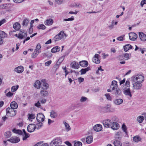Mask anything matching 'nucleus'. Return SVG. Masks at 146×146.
Instances as JSON below:
<instances>
[{"mask_svg":"<svg viewBox=\"0 0 146 146\" xmlns=\"http://www.w3.org/2000/svg\"><path fill=\"white\" fill-rule=\"evenodd\" d=\"M117 59L119 60H124L123 54L122 55H120L118 56L117 57Z\"/></svg>","mask_w":146,"mask_h":146,"instance_id":"nucleus-55","label":"nucleus"},{"mask_svg":"<svg viewBox=\"0 0 146 146\" xmlns=\"http://www.w3.org/2000/svg\"><path fill=\"white\" fill-rule=\"evenodd\" d=\"M113 144L115 146H122L121 143L117 140L113 142Z\"/></svg>","mask_w":146,"mask_h":146,"instance_id":"nucleus-42","label":"nucleus"},{"mask_svg":"<svg viewBox=\"0 0 146 146\" xmlns=\"http://www.w3.org/2000/svg\"><path fill=\"white\" fill-rule=\"evenodd\" d=\"M29 21L28 19H25L23 20V22L22 25L26 27L29 24Z\"/></svg>","mask_w":146,"mask_h":146,"instance_id":"nucleus-44","label":"nucleus"},{"mask_svg":"<svg viewBox=\"0 0 146 146\" xmlns=\"http://www.w3.org/2000/svg\"><path fill=\"white\" fill-rule=\"evenodd\" d=\"M60 50V48L58 46H56L53 47L51 50L52 53H55L59 52Z\"/></svg>","mask_w":146,"mask_h":146,"instance_id":"nucleus-30","label":"nucleus"},{"mask_svg":"<svg viewBox=\"0 0 146 146\" xmlns=\"http://www.w3.org/2000/svg\"><path fill=\"white\" fill-rule=\"evenodd\" d=\"M93 128L95 131H99L102 130V126L100 124H97Z\"/></svg>","mask_w":146,"mask_h":146,"instance_id":"nucleus-20","label":"nucleus"},{"mask_svg":"<svg viewBox=\"0 0 146 146\" xmlns=\"http://www.w3.org/2000/svg\"><path fill=\"white\" fill-rule=\"evenodd\" d=\"M40 53V52L35 51L34 50V52L32 54L31 57L33 58H35L37 57L38 54Z\"/></svg>","mask_w":146,"mask_h":146,"instance_id":"nucleus-39","label":"nucleus"},{"mask_svg":"<svg viewBox=\"0 0 146 146\" xmlns=\"http://www.w3.org/2000/svg\"><path fill=\"white\" fill-rule=\"evenodd\" d=\"M18 88V86H13L11 88V90L12 92H14Z\"/></svg>","mask_w":146,"mask_h":146,"instance_id":"nucleus-53","label":"nucleus"},{"mask_svg":"<svg viewBox=\"0 0 146 146\" xmlns=\"http://www.w3.org/2000/svg\"><path fill=\"white\" fill-rule=\"evenodd\" d=\"M144 119V117L143 116H140L137 118V121L140 123H142Z\"/></svg>","mask_w":146,"mask_h":146,"instance_id":"nucleus-45","label":"nucleus"},{"mask_svg":"<svg viewBox=\"0 0 146 146\" xmlns=\"http://www.w3.org/2000/svg\"><path fill=\"white\" fill-rule=\"evenodd\" d=\"M6 115L7 116L12 117L16 114V111L14 109L9 108H7L6 110Z\"/></svg>","mask_w":146,"mask_h":146,"instance_id":"nucleus-6","label":"nucleus"},{"mask_svg":"<svg viewBox=\"0 0 146 146\" xmlns=\"http://www.w3.org/2000/svg\"><path fill=\"white\" fill-rule=\"evenodd\" d=\"M46 90L42 89L41 90L40 94L42 96H48V92Z\"/></svg>","mask_w":146,"mask_h":146,"instance_id":"nucleus-33","label":"nucleus"},{"mask_svg":"<svg viewBox=\"0 0 146 146\" xmlns=\"http://www.w3.org/2000/svg\"><path fill=\"white\" fill-rule=\"evenodd\" d=\"M124 60H126L129 59V54L127 53L123 54Z\"/></svg>","mask_w":146,"mask_h":146,"instance_id":"nucleus-51","label":"nucleus"},{"mask_svg":"<svg viewBox=\"0 0 146 146\" xmlns=\"http://www.w3.org/2000/svg\"><path fill=\"white\" fill-rule=\"evenodd\" d=\"M65 0H55L56 4L58 5H60L64 2Z\"/></svg>","mask_w":146,"mask_h":146,"instance_id":"nucleus-54","label":"nucleus"},{"mask_svg":"<svg viewBox=\"0 0 146 146\" xmlns=\"http://www.w3.org/2000/svg\"><path fill=\"white\" fill-rule=\"evenodd\" d=\"M61 143V139L60 138L57 137L51 142L50 144V146H63L64 145H60Z\"/></svg>","mask_w":146,"mask_h":146,"instance_id":"nucleus-5","label":"nucleus"},{"mask_svg":"<svg viewBox=\"0 0 146 146\" xmlns=\"http://www.w3.org/2000/svg\"><path fill=\"white\" fill-rule=\"evenodd\" d=\"M90 70V68L88 67L82 69L80 72H81V74H85L87 72Z\"/></svg>","mask_w":146,"mask_h":146,"instance_id":"nucleus-32","label":"nucleus"},{"mask_svg":"<svg viewBox=\"0 0 146 146\" xmlns=\"http://www.w3.org/2000/svg\"><path fill=\"white\" fill-rule=\"evenodd\" d=\"M113 102L116 105H120L123 102V100L121 98L116 99L114 100Z\"/></svg>","mask_w":146,"mask_h":146,"instance_id":"nucleus-16","label":"nucleus"},{"mask_svg":"<svg viewBox=\"0 0 146 146\" xmlns=\"http://www.w3.org/2000/svg\"><path fill=\"white\" fill-rule=\"evenodd\" d=\"M139 36L140 39L143 41L146 40V35L142 32L139 33Z\"/></svg>","mask_w":146,"mask_h":146,"instance_id":"nucleus-18","label":"nucleus"},{"mask_svg":"<svg viewBox=\"0 0 146 146\" xmlns=\"http://www.w3.org/2000/svg\"><path fill=\"white\" fill-rule=\"evenodd\" d=\"M41 88L42 89L47 90L49 87V85L45 79H42L41 80Z\"/></svg>","mask_w":146,"mask_h":146,"instance_id":"nucleus-7","label":"nucleus"},{"mask_svg":"<svg viewBox=\"0 0 146 146\" xmlns=\"http://www.w3.org/2000/svg\"><path fill=\"white\" fill-rule=\"evenodd\" d=\"M141 140V138L137 136L134 137L133 138V141L136 143L138 142L139 141H140Z\"/></svg>","mask_w":146,"mask_h":146,"instance_id":"nucleus-41","label":"nucleus"},{"mask_svg":"<svg viewBox=\"0 0 146 146\" xmlns=\"http://www.w3.org/2000/svg\"><path fill=\"white\" fill-rule=\"evenodd\" d=\"M88 100V99L87 98L84 96H82L80 99V102H84L87 101Z\"/></svg>","mask_w":146,"mask_h":146,"instance_id":"nucleus-49","label":"nucleus"},{"mask_svg":"<svg viewBox=\"0 0 146 146\" xmlns=\"http://www.w3.org/2000/svg\"><path fill=\"white\" fill-rule=\"evenodd\" d=\"M27 36V33L26 31H23L21 33L19 34L18 38L21 39H22L26 37Z\"/></svg>","mask_w":146,"mask_h":146,"instance_id":"nucleus-23","label":"nucleus"},{"mask_svg":"<svg viewBox=\"0 0 146 146\" xmlns=\"http://www.w3.org/2000/svg\"><path fill=\"white\" fill-rule=\"evenodd\" d=\"M28 119L29 120L34 119L35 117V114H29L28 115Z\"/></svg>","mask_w":146,"mask_h":146,"instance_id":"nucleus-47","label":"nucleus"},{"mask_svg":"<svg viewBox=\"0 0 146 146\" xmlns=\"http://www.w3.org/2000/svg\"><path fill=\"white\" fill-rule=\"evenodd\" d=\"M52 61L51 60H49L47 62H46L45 63V65L46 66H48L51 63Z\"/></svg>","mask_w":146,"mask_h":146,"instance_id":"nucleus-64","label":"nucleus"},{"mask_svg":"<svg viewBox=\"0 0 146 146\" xmlns=\"http://www.w3.org/2000/svg\"><path fill=\"white\" fill-rule=\"evenodd\" d=\"M14 29L16 30H18L20 28V25L18 23H16L13 25Z\"/></svg>","mask_w":146,"mask_h":146,"instance_id":"nucleus-36","label":"nucleus"},{"mask_svg":"<svg viewBox=\"0 0 146 146\" xmlns=\"http://www.w3.org/2000/svg\"><path fill=\"white\" fill-rule=\"evenodd\" d=\"M7 4H4L0 5V9H4L7 7L8 5Z\"/></svg>","mask_w":146,"mask_h":146,"instance_id":"nucleus-57","label":"nucleus"},{"mask_svg":"<svg viewBox=\"0 0 146 146\" xmlns=\"http://www.w3.org/2000/svg\"><path fill=\"white\" fill-rule=\"evenodd\" d=\"M105 95L108 100L110 101L111 100V98L110 94H106Z\"/></svg>","mask_w":146,"mask_h":146,"instance_id":"nucleus-58","label":"nucleus"},{"mask_svg":"<svg viewBox=\"0 0 146 146\" xmlns=\"http://www.w3.org/2000/svg\"><path fill=\"white\" fill-rule=\"evenodd\" d=\"M132 80L134 82H141L142 83L144 80V77L142 75L138 74L134 76L131 78Z\"/></svg>","mask_w":146,"mask_h":146,"instance_id":"nucleus-4","label":"nucleus"},{"mask_svg":"<svg viewBox=\"0 0 146 146\" xmlns=\"http://www.w3.org/2000/svg\"><path fill=\"white\" fill-rule=\"evenodd\" d=\"M145 4H146V0H142L141 2L140 5L141 7H143Z\"/></svg>","mask_w":146,"mask_h":146,"instance_id":"nucleus-62","label":"nucleus"},{"mask_svg":"<svg viewBox=\"0 0 146 146\" xmlns=\"http://www.w3.org/2000/svg\"><path fill=\"white\" fill-rule=\"evenodd\" d=\"M103 124L104 127L106 128H109L111 126V120L106 119L103 121Z\"/></svg>","mask_w":146,"mask_h":146,"instance_id":"nucleus-10","label":"nucleus"},{"mask_svg":"<svg viewBox=\"0 0 146 146\" xmlns=\"http://www.w3.org/2000/svg\"><path fill=\"white\" fill-rule=\"evenodd\" d=\"M67 36V35L63 31H61L58 34L56 35L53 38L55 42L61 40H64Z\"/></svg>","mask_w":146,"mask_h":146,"instance_id":"nucleus-3","label":"nucleus"},{"mask_svg":"<svg viewBox=\"0 0 146 146\" xmlns=\"http://www.w3.org/2000/svg\"><path fill=\"white\" fill-rule=\"evenodd\" d=\"M12 131L15 133L22 135L23 137V141L26 140L27 138L29 137L30 136L29 134L27 133L24 129L23 130V132H22V131L20 130L16 129H13Z\"/></svg>","mask_w":146,"mask_h":146,"instance_id":"nucleus-2","label":"nucleus"},{"mask_svg":"<svg viewBox=\"0 0 146 146\" xmlns=\"http://www.w3.org/2000/svg\"><path fill=\"white\" fill-rule=\"evenodd\" d=\"M82 144L81 142L77 141L74 144V146H82Z\"/></svg>","mask_w":146,"mask_h":146,"instance_id":"nucleus-56","label":"nucleus"},{"mask_svg":"<svg viewBox=\"0 0 146 146\" xmlns=\"http://www.w3.org/2000/svg\"><path fill=\"white\" fill-rule=\"evenodd\" d=\"M39 101L42 104H45L46 102V100L45 99H41Z\"/></svg>","mask_w":146,"mask_h":146,"instance_id":"nucleus-59","label":"nucleus"},{"mask_svg":"<svg viewBox=\"0 0 146 146\" xmlns=\"http://www.w3.org/2000/svg\"><path fill=\"white\" fill-rule=\"evenodd\" d=\"M70 66L72 68L75 69H78L79 67L78 63L75 61H73L71 62L70 64Z\"/></svg>","mask_w":146,"mask_h":146,"instance_id":"nucleus-15","label":"nucleus"},{"mask_svg":"<svg viewBox=\"0 0 146 146\" xmlns=\"http://www.w3.org/2000/svg\"><path fill=\"white\" fill-rule=\"evenodd\" d=\"M4 135L6 138H9L11 135V132L9 131H7L5 133Z\"/></svg>","mask_w":146,"mask_h":146,"instance_id":"nucleus-46","label":"nucleus"},{"mask_svg":"<svg viewBox=\"0 0 146 146\" xmlns=\"http://www.w3.org/2000/svg\"><path fill=\"white\" fill-rule=\"evenodd\" d=\"M10 107L11 108L14 109H15L17 108L18 105L15 102L13 101L11 103Z\"/></svg>","mask_w":146,"mask_h":146,"instance_id":"nucleus-31","label":"nucleus"},{"mask_svg":"<svg viewBox=\"0 0 146 146\" xmlns=\"http://www.w3.org/2000/svg\"><path fill=\"white\" fill-rule=\"evenodd\" d=\"M10 140L11 141V143H16L20 141V139L18 137H11Z\"/></svg>","mask_w":146,"mask_h":146,"instance_id":"nucleus-25","label":"nucleus"},{"mask_svg":"<svg viewBox=\"0 0 146 146\" xmlns=\"http://www.w3.org/2000/svg\"><path fill=\"white\" fill-rule=\"evenodd\" d=\"M121 90L118 88L116 89L115 92V95L117 97H119L121 96Z\"/></svg>","mask_w":146,"mask_h":146,"instance_id":"nucleus-35","label":"nucleus"},{"mask_svg":"<svg viewBox=\"0 0 146 146\" xmlns=\"http://www.w3.org/2000/svg\"><path fill=\"white\" fill-rule=\"evenodd\" d=\"M129 39L131 40H135L137 37V35L134 33L131 32L129 33Z\"/></svg>","mask_w":146,"mask_h":146,"instance_id":"nucleus-12","label":"nucleus"},{"mask_svg":"<svg viewBox=\"0 0 146 146\" xmlns=\"http://www.w3.org/2000/svg\"><path fill=\"white\" fill-rule=\"evenodd\" d=\"M7 35L3 31H0V38L2 39L6 38Z\"/></svg>","mask_w":146,"mask_h":146,"instance_id":"nucleus-38","label":"nucleus"},{"mask_svg":"<svg viewBox=\"0 0 146 146\" xmlns=\"http://www.w3.org/2000/svg\"><path fill=\"white\" fill-rule=\"evenodd\" d=\"M34 105L36 107L40 108H41L42 107L40 105V103L39 101H38L37 102L35 103Z\"/></svg>","mask_w":146,"mask_h":146,"instance_id":"nucleus-52","label":"nucleus"},{"mask_svg":"<svg viewBox=\"0 0 146 146\" xmlns=\"http://www.w3.org/2000/svg\"><path fill=\"white\" fill-rule=\"evenodd\" d=\"M113 86H115L118 87L117 82L115 80H113L112 82L110 87H112Z\"/></svg>","mask_w":146,"mask_h":146,"instance_id":"nucleus-50","label":"nucleus"},{"mask_svg":"<svg viewBox=\"0 0 146 146\" xmlns=\"http://www.w3.org/2000/svg\"><path fill=\"white\" fill-rule=\"evenodd\" d=\"M37 28L38 29L44 30L46 28V27L43 24H40L37 26Z\"/></svg>","mask_w":146,"mask_h":146,"instance_id":"nucleus-43","label":"nucleus"},{"mask_svg":"<svg viewBox=\"0 0 146 146\" xmlns=\"http://www.w3.org/2000/svg\"><path fill=\"white\" fill-rule=\"evenodd\" d=\"M57 113L56 111L53 110L51 111L50 116L52 118H56L57 117Z\"/></svg>","mask_w":146,"mask_h":146,"instance_id":"nucleus-29","label":"nucleus"},{"mask_svg":"<svg viewBox=\"0 0 146 146\" xmlns=\"http://www.w3.org/2000/svg\"><path fill=\"white\" fill-rule=\"evenodd\" d=\"M86 141L87 143L90 144L93 141V137L91 136H88L86 139Z\"/></svg>","mask_w":146,"mask_h":146,"instance_id":"nucleus-37","label":"nucleus"},{"mask_svg":"<svg viewBox=\"0 0 146 146\" xmlns=\"http://www.w3.org/2000/svg\"><path fill=\"white\" fill-rule=\"evenodd\" d=\"M130 82L129 80H127L124 85L123 87V90H127L128 89H130Z\"/></svg>","mask_w":146,"mask_h":146,"instance_id":"nucleus-28","label":"nucleus"},{"mask_svg":"<svg viewBox=\"0 0 146 146\" xmlns=\"http://www.w3.org/2000/svg\"><path fill=\"white\" fill-rule=\"evenodd\" d=\"M142 83L139 82H135L133 84V89L136 90L141 89L142 86Z\"/></svg>","mask_w":146,"mask_h":146,"instance_id":"nucleus-8","label":"nucleus"},{"mask_svg":"<svg viewBox=\"0 0 146 146\" xmlns=\"http://www.w3.org/2000/svg\"><path fill=\"white\" fill-rule=\"evenodd\" d=\"M36 125L33 124H31L28 125L27 127V130L28 132H33L35 130Z\"/></svg>","mask_w":146,"mask_h":146,"instance_id":"nucleus-11","label":"nucleus"},{"mask_svg":"<svg viewBox=\"0 0 146 146\" xmlns=\"http://www.w3.org/2000/svg\"><path fill=\"white\" fill-rule=\"evenodd\" d=\"M110 127L113 130H117L119 127V124L116 122H113L111 124Z\"/></svg>","mask_w":146,"mask_h":146,"instance_id":"nucleus-24","label":"nucleus"},{"mask_svg":"<svg viewBox=\"0 0 146 146\" xmlns=\"http://www.w3.org/2000/svg\"><path fill=\"white\" fill-rule=\"evenodd\" d=\"M63 123L65 127L66 130L67 131H68L71 130V128L70 127L68 123L65 121L63 122Z\"/></svg>","mask_w":146,"mask_h":146,"instance_id":"nucleus-40","label":"nucleus"},{"mask_svg":"<svg viewBox=\"0 0 146 146\" xmlns=\"http://www.w3.org/2000/svg\"><path fill=\"white\" fill-rule=\"evenodd\" d=\"M79 63L80 65L83 67H87L88 65V62L86 60H82L80 61Z\"/></svg>","mask_w":146,"mask_h":146,"instance_id":"nucleus-21","label":"nucleus"},{"mask_svg":"<svg viewBox=\"0 0 146 146\" xmlns=\"http://www.w3.org/2000/svg\"><path fill=\"white\" fill-rule=\"evenodd\" d=\"M113 23H114V21H112L111 22V24L110 25L108 26V27L110 29H111L113 28V27H114Z\"/></svg>","mask_w":146,"mask_h":146,"instance_id":"nucleus-61","label":"nucleus"},{"mask_svg":"<svg viewBox=\"0 0 146 146\" xmlns=\"http://www.w3.org/2000/svg\"><path fill=\"white\" fill-rule=\"evenodd\" d=\"M103 110L106 112H113L115 111L114 108H111V106L109 105H108L107 106L104 107L103 108Z\"/></svg>","mask_w":146,"mask_h":146,"instance_id":"nucleus-13","label":"nucleus"},{"mask_svg":"<svg viewBox=\"0 0 146 146\" xmlns=\"http://www.w3.org/2000/svg\"><path fill=\"white\" fill-rule=\"evenodd\" d=\"M124 37V35H123V36H119L118 37L117 39L119 41H122L123 40V37Z\"/></svg>","mask_w":146,"mask_h":146,"instance_id":"nucleus-63","label":"nucleus"},{"mask_svg":"<svg viewBox=\"0 0 146 146\" xmlns=\"http://www.w3.org/2000/svg\"><path fill=\"white\" fill-rule=\"evenodd\" d=\"M132 46L129 44H127L124 46V49L125 52L127 51L129 49L132 48Z\"/></svg>","mask_w":146,"mask_h":146,"instance_id":"nucleus-34","label":"nucleus"},{"mask_svg":"<svg viewBox=\"0 0 146 146\" xmlns=\"http://www.w3.org/2000/svg\"><path fill=\"white\" fill-rule=\"evenodd\" d=\"M53 20L50 19L46 20L44 22V23L46 25L50 26L52 25L53 23Z\"/></svg>","mask_w":146,"mask_h":146,"instance_id":"nucleus-26","label":"nucleus"},{"mask_svg":"<svg viewBox=\"0 0 146 146\" xmlns=\"http://www.w3.org/2000/svg\"><path fill=\"white\" fill-rule=\"evenodd\" d=\"M43 141H41L36 143L33 146H49L48 144L47 143H43Z\"/></svg>","mask_w":146,"mask_h":146,"instance_id":"nucleus-27","label":"nucleus"},{"mask_svg":"<svg viewBox=\"0 0 146 146\" xmlns=\"http://www.w3.org/2000/svg\"><path fill=\"white\" fill-rule=\"evenodd\" d=\"M41 48V46L40 45V43H38L37 44V45H36V48L35 50V51H37V52H40L41 51L40 50V48Z\"/></svg>","mask_w":146,"mask_h":146,"instance_id":"nucleus-48","label":"nucleus"},{"mask_svg":"<svg viewBox=\"0 0 146 146\" xmlns=\"http://www.w3.org/2000/svg\"><path fill=\"white\" fill-rule=\"evenodd\" d=\"M122 133L120 131L115 133V137L116 139H120L122 137Z\"/></svg>","mask_w":146,"mask_h":146,"instance_id":"nucleus-22","label":"nucleus"},{"mask_svg":"<svg viewBox=\"0 0 146 146\" xmlns=\"http://www.w3.org/2000/svg\"><path fill=\"white\" fill-rule=\"evenodd\" d=\"M74 20V18L73 16H72L71 18H69L67 19H64V21H72Z\"/></svg>","mask_w":146,"mask_h":146,"instance_id":"nucleus-60","label":"nucleus"},{"mask_svg":"<svg viewBox=\"0 0 146 146\" xmlns=\"http://www.w3.org/2000/svg\"><path fill=\"white\" fill-rule=\"evenodd\" d=\"M15 71L19 73H22L24 70L23 67L21 66L16 68L14 70Z\"/></svg>","mask_w":146,"mask_h":146,"instance_id":"nucleus-17","label":"nucleus"},{"mask_svg":"<svg viewBox=\"0 0 146 146\" xmlns=\"http://www.w3.org/2000/svg\"><path fill=\"white\" fill-rule=\"evenodd\" d=\"M99 56L98 54H96L92 58L93 62L96 64H99L100 62V61L98 58Z\"/></svg>","mask_w":146,"mask_h":146,"instance_id":"nucleus-14","label":"nucleus"},{"mask_svg":"<svg viewBox=\"0 0 146 146\" xmlns=\"http://www.w3.org/2000/svg\"><path fill=\"white\" fill-rule=\"evenodd\" d=\"M41 85V82L39 80H36L34 84V86L37 89H40Z\"/></svg>","mask_w":146,"mask_h":146,"instance_id":"nucleus-19","label":"nucleus"},{"mask_svg":"<svg viewBox=\"0 0 146 146\" xmlns=\"http://www.w3.org/2000/svg\"><path fill=\"white\" fill-rule=\"evenodd\" d=\"M123 93L128 99H131L132 96V95L130 89L123 90Z\"/></svg>","mask_w":146,"mask_h":146,"instance_id":"nucleus-9","label":"nucleus"},{"mask_svg":"<svg viewBox=\"0 0 146 146\" xmlns=\"http://www.w3.org/2000/svg\"><path fill=\"white\" fill-rule=\"evenodd\" d=\"M45 117L42 113H38L36 117L37 123L36 124V128L37 129L40 128L43 125V122L44 120Z\"/></svg>","mask_w":146,"mask_h":146,"instance_id":"nucleus-1","label":"nucleus"}]
</instances>
